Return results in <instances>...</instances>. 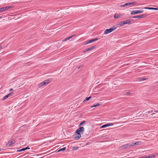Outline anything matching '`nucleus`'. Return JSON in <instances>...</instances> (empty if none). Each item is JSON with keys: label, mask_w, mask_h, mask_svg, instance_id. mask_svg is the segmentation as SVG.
<instances>
[{"label": "nucleus", "mask_w": 158, "mask_h": 158, "mask_svg": "<svg viewBox=\"0 0 158 158\" xmlns=\"http://www.w3.org/2000/svg\"><path fill=\"white\" fill-rule=\"evenodd\" d=\"M78 147H73V149L74 150H76L78 149Z\"/></svg>", "instance_id": "nucleus-29"}, {"label": "nucleus", "mask_w": 158, "mask_h": 158, "mask_svg": "<svg viewBox=\"0 0 158 158\" xmlns=\"http://www.w3.org/2000/svg\"><path fill=\"white\" fill-rule=\"evenodd\" d=\"M25 151L24 148H23L21 149L17 150V152H21Z\"/></svg>", "instance_id": "nucleus-25"}, {"label": "nucleus", "mask_w": 158, "mask_h": 158, "mask_svg": "<svg viewBox=\"0 0 158 158\" xmlns=\"http://www.w3.org/2000/svg\"><path fill=\"white\" fill-rule=\"evenodd\" d=\"M114 124L113 123H107L106 124L104 125H103L102 126L100 127V128H104L106 127L112 126H113Z\"/></svg>", "instance_id": "nucleus-12"}, {"label": "nucleus", "mask_w": 158, "mask_h": 158, "mask_svg": "<svg viewBox=\"0 0 158 158\" xmlns=\"http://www.w3.org/2000/svg\"><path fill=\"white\" fill-rule=\"evenodd\" d=\"M25 150L27 149H30V147L29 146H27V147L24 148Z\"/></svg>", "instance_id": "nucleus-31"}, {"label": "nucleus", "mask_w": 158, "mask_h": 158, "mask_svg": "<svg viewBox=\"0 0 158 158\" xmlns=\"http://www.w3.org/2000/svg\"><path fill=\"white\" fill-rule=\"evenodd\" d=\"M96 46H92V47H91L85 49L84 50L83 52H88V51L93 50L95 48H96Z\"/></svg>", "instance_id": "nucleus-10"}, {"label": "nucleus", "mask_w": 158, "mask_h": 158, "mask_svg": "<svg viewBox=\"0 0 158 158\" xmlns=\"http://www.w3.org/2000/svg\"><path fill=\"white\" fill-rule=\"evenodd\" d=\"M8 97V95H7L4 96L2 98V100L3 101L7 98Z\"/></svg>", "instance_id": "nucleus-26"}, {"label": "nucleus", "mask_w": 158, "mask_h": 158, "mask_svg": "<svg viewBox=\"0 0 158 158\" xmlns=\"http://www.w3.org/2000/svg\"><path fill=\"white\" fill-rule=\"evenodd\" d=\"M117 27H116L115 26H113L112 27L110 28L106 29L104 32V34H107L109 33L114 30H115L117 28Z\"/></svg>", "instance_id": "nucleus-3"}, {"label": "nucleus", "mask_w": 158, "mask_h": 158, "mask_svg": "<svg viewBox=\"0 0 158 158\" xmlns=\"http://www.w3.org/2000/svg\"><path fill=\"white\" fill-rule=\"evenodd\" d=\"M138 13V10H135V12L134 10H133L131 12V15H135L137 14Z\"/></svg>", "instance_id": "nucleus-20"}, {"label": "nucleus", "mask_w": 158, "mask_h": 158, "mask_svg": "<svg viewBox=\"0 0 158 158\" xmlns=\"http://www.w3.org/2000/svg\"><path fill=\"white\" fill-rule=\"evenodd\" d=\"M147 156L148 158H154L155 157V156L154 155L151 154L150 155L148 156Z\"/></svg>", "instance_id": "nucleus-22"}, {"label": "nucleus", "mask_w": 158, "mask_h": 158, "mask_svg": "<svg viewBox=\"0 0 158 158\" xmlns=\"http://www.w3.org/2000/svg\"><path fill=\"white\" fill-rule=\"evenodd\" d=\"M146 79L145 78H139V81H141L143 80H145Z\"/></svg>", "instance_id": "nucleus-27"}, {"label": "nucleus", "mask_w": 158, "mask_h": 158, "mask_svg": "<svg viewBox=\"0 0 158 158\" xmlns=\"http://www.w3.org/2000/svg\"><path fill=\"white\" fill-rule=\"evenodd\" d=\"M12 94H13V93H10L9 94H7V95H8V97H9V96L11 95Z\"/></svg>", "instance_id": "nucleus-32"}, {"label": "nucleus", "mask_w": 158, "mask_h": 158, "mask_svg": "<svg viewBox=\"0 0 158 158\" xmlns=\"http://www.w3.org/2000/svg\"><path fill=\"white\" fill-rule=\"evenodd\" d=\"M138 144V142H136L135 143H130L127 144L123 145L121 147V148L122 149H125L127 148L129 146H133L135 144Z\"/></svg>", "instance_id": "nucleus-2"}, {"label": "nucleus", "mask_w": 158, "mask_h": 158, "mask_svg": "<svg viewBox=\"0 0 158 158\" xmlns=\"http://www.w3.org/2000/svg\"><path fill=\"white\" fill-rule=\"evenodd\" d=\"M139 124H142V122H143L141 120H139L143 119L146 117H147V116L148 114H146V112L145 111H143V112H139Z\"/></svg>", "instance_id": "nucleus-1"}, {"label": "nucleus", "mask_w": 158, "mask_h": 158, "mask_svg": "<svg viewBox=\"0 0 158 158\" xmlns=\"http://www.w3.org/2000/svg\"><path fill=\"white\" fill-rule=\"evenodd\" d=\"M135 3V2H127L125 4V6H126V7H129L133 6V5Z\"/></svg>", "instance_id": "nucleus-9"}, {"label": "nucleus", "mask_w": 158, "mask_h": 158, "mask_svg": "<svg viewBox=\"0 0 158 158\" xmlns=\"http://www.w3.org/2000/svg\"><path fill=\"white\" fill-rule=\"evenodd\" d=\"M157 112H158V111H157Z\"/></svg>", "instance_id": "nucleus-47"}, {"label": "nucleus", "mask_w": 158, "mask_h": 158, "mask_svg": "<svg viewBox=\"0 0 158 158\" xmlns=\"http://www.w3.org/2000/svg\"><path fill=\"white\" fill-rule=\"evenodd\" d=\"M133 18H138V15L134 16V17H132Z\"/></svg>", "instance_id": "nucleus-35"}, {"label": "nucleus", "mask_w": 158, "mask_h": 158, "mask_svg": "<svg viewBox=\"0 0 158 158\" xmlns=\"http://www.w3.org/2000/svg\"><path fill=\"white\" fill-rule=\"evenodd\" d=\"M148 15V14H144L140 15H139V18H144L146 17Z\"/></svg>", "instance_id": "nucleus-16"}, {"label": "nucleus", "mask_w": 158, "mask_h": 158, "mask_svg": "<svg viewBox=\"0 0 158 158\" xmlns=\"http://www.w3.org/2000/svg\"><path fill=\"white\" fill-rule=\"evenodd\" d=\"M140 143V141H139V143Z\"/></svg>", "instance_id": "nucleus-45"}, {"label": "nucleus", "mask_w": 158, "mask_h": 158, "mask_svg": "<svg viewBox=\"0 0 158 158\" xmlns=\"http://www.w3.org/2000/svg\"><path fill=\"white\" fill-rule=\"evenodd\" d=\"M2 48V46L0 45V49H1Z\"/></svg>", "instance_id": "nucleus-43"}, {"label": "nucleus", "mask_w": 158, "mask_h": 158, "mask_svg": "<svg viewBox=\"0 0 158 158\" xmlns=\"http://www.w3.org/2000/svg\"><path fill=\"white\" fill-rule=\"evenodd\" d=\"M85 121H83L82 122H81L79 124V126H81L83 124V123H85Z\"/></svg>", "instance_id": "nucleus-28"}, {"label": "nucleus", "mask_w": 158, "mask_h": 158, "mask_svg": "<svg viewBox=\"0 0 158 158\" xmlns=\"http://www.w3.org/2000/svg\"><path fill=\"white\" fill-rule=\"evenodd\" d=\"M12 90H13V89H10V91H12Z\"/></svg>", "instance_id": "nucleus-41"}, {"label": "nucleus", "mask_w": 158, "mask_h": 158, "mask_svg": "<svg viewBox=\"0 0 158 158\" xmlns=\"http://www.w3.org/2000/svg\"><path fill=\"white\" fill-rule=\"evenodd\" d=\"M62 9H60V10H62Z\"/></svg>", "instance_id": "nucleus-46"}, {"label": "nucleus", "mask_w": 158, "mask_h": 158, "mask_svg": "<svg viewBox=\"0 0 158 158\" xmlns=\"http://www.w3.org/2000/svg\"><path fill=\"white\" fill-rule=\"evenodd\" d=\"M101 105V103H98L95 105H94L93 106H91V108L97 107Z\"/></svg>", "instance_id": "nucleus-17"}, {"label": "nucleus", "mask_w": 158, "mask_h": 158, "mask_svg": "<svg viewBox=\"0 0 158 158\" xmlns=\"http://www.w3.org/2000/svg\"><path fill=\"white\" fill-rule=\"evenodd\" d=\"M125 5V4L123 5H121L119 6L120 7H126V6Z\"/></svg>", "instance_id": "nucleus-30"}, {"label": "nucleus", "mask_w": 158, "mask_h": 158, "mask_svg": "<svg viewBox=\"0 0 158 158\" xmlns=\"http://www.w3.org/2000/svg\"><path fill=\"white\" fill-rule=\"evenodd\" d=\"M66 149V147H64L62 148L59 149L58 151H57V152H58L62 151H64Z\"/></svg>", "instance_id": "nucleus-19"}, {"label": "nucleus", "mask_w": 158, "mask_h": 158, "mask_svg": "<svg viewBox=\"0 0 158 158\" xmlns=\"http://www.w3.org/2000/svg\"><path fill=\"white\" fill-rule=\"evenodd\" d=\"M50 81L51 79H48L45 80L44 81L45 82L46 84H47L49 83L50 82Z\"/></svg>", "instance_id": "nucleus-23"}, {"label": "nucleus", "mask_w": 158, "mask_h": 158, "mask_svg": "<svg viewBox=\"0 0 158 158\" xmlns=\"http://www.w3.org/2000/svg\"><path fill=\"white\" fill-rule=\"evenodd\" d=\"M154 112H156V111H153L152 110L146 112V114H148L147 115V117L153 115V114H156V113H154Z\"/></svg>", "instance_id": "nucleus-8"}, {"label": "nucleus", "mask_w": 158, "mask_h": 158, "mask_svg": "<svg viewBox=\"0 0 158 158\" xmlns=\"http://www.w3.org/2000/svg\"><path fill=\"white\" fill-rule=\"evenodd\" d=\"M74 36H75V35H72L71 36H70L69 37V39L70 38H72L73 37H74Z\"/></svg>", "instance_id": "nucleus-34"}, {"label": "nucleus", "mask_w": 158, "mask_h": 158, "mask_svg": "<svg viewBox=\"0 0 158 158\" xmlns=\"http://www.w3.org/2000/svg\"><path fill=\"white\" fill-rule=\"evenodd\" d=\"M43 83H44V85H45V84H46L45 82L44 81L43 82Z\"/></svg>", "instance_id": "nucleus-40"}, {"label": "nucleus", "mask_w": 158, "mask_h": 158, "mask_svg": "<svg viewBox=\"0 0 158 158\" xmlns=\"http://www.w3.org/2000/svg\"><path fill=\"white\" fill-rule=\"evenodd\" d=\"M15 142V140H13L12 141L10 142L9 141H8V142L7 146L8 147H10L11 145L14 144Z\"/></svg>", "instance_id": "nucleus-14"}, {"label": "nucleus", "mask_w": 158, "mask_h": 158, "mask_svg": "<svg viewBox=\"0 0 158 158\" xmlns=\"http://www.w3.org/2000/svg\"><path fill=\"white\" fill-rule=\"evenodd\" d=\"M82 67V65H81L77 67V68L78 69H79L80 68H81Z\"/></svg>", "instance_id": "nucleus-36"}, {"label": "nucleus", "mask_w": 158, "mask_h": 158, "mask_svg": "<svg viewBox=\"0 0 158 158\" xmlns=\"http://www.w3.org/2000/svg\"><path fill=\"white\" fill-rule=\"evenodd\" d=\"M143 10H139V13L143 12Z\"/></svg>", "instance_id": "nucleus-38"}, {"label": "nucleus", "mask_w": 158, "mask_h": 158, "mask_svg": "<svg viewBox=\"0 0 158 158\" xmlns=\"http://www.w3.org/2000/svg\"><path fill=\"white\" fill-rule=\"evenodd\" d=\"M92 97L91 96H90L86 98L84 100V102H85L87 101H89L90 98H91Z\"/></svg>", "instance_id": "nucleus-21"}, {"label": "nucleus", "mask_w": 158, "mask_h": 158, "mask_svg": "<svg viewBox=\"0 0 158 158\" xmlns=\"http://www.w3.org/2000/svg\"><path fill=\"white\" fill-rule=\"evenodd\" d=\"M130 93H129V92H127V93L126 94V95H129V94H130Z\"/></svg>", "instance_id": "nucleus-37"}, {"label": "nucleus", "mask_w": 158, "mask_h": 158, "mask_svg": "<svg viewBox=\"0 0 158 158\" xmlns=\"http://www.w3.org/2000/svg\"><path fill=\"white\" fill-rule=\"evenodd\" d=\"M44 85H45L44 84L43 82H42L39 84L38 86L39 87H40L43 86Z\"/></svg>", "instance_id": "nucleus-24"}, {"label": "nucleus", "mask_w": 158, "mask_h": 158, "mask_svg": "<svg viewBox=\"0 0 158 158\" xmlns=\"http://www.w3.org/2000/svg\"><path fill=\"white\" fill-rule=\"evenodd\" d=\"M125 24H126L125 23V21H123L120 22L119 24L120 25V26H122Z\"/></svg>", "instance_id": "nucleus-18"}, {"label": "nucleus", "mask_w": 158, "mask_h": 158, "mask_svg": "<svg viewBox=\"0 0 158 158\" xmlns=\"http://www.w3.org/2000/svg\"><path fill=\"white\" fill-rule=\"evenodd\" d=\"M126 24H130L132 23L131 22V20L130 19H128L124 21Z\"/></svg>", "instance_id": "nucleus-15"}, {"label": "nucleus", "mask_w": 158, "mask_h": 158, "mask_svg": "<svg viewBox=\"0 0 158 158\" xmlns=\"http://www.w3.org/2000/svg\"><path fill=\"white\" fill-rule=\"evenodd\" d=\"M139 158H148L147 156H143L141 157H139Z\"/></svg>", "instance_id": "nucleus-33"}, {"label": "nucleus", "mask_w": 158, "mask_h": 158, "mask_svg": "<svg viewBox=\"0 0 158 158\" xmlns=\"http://www.w3.org/2000/svg\"><path fill=\"white\" fill-rule=\"evenodd\" d=\"M122 15L120 14L115 13L114 15V18L115 19H118Z\"/></svg>", "instance_id": "nucleus-13"}, {"label": "nucleus", "mask_w": 158, "mask_h": 158, "mask_svg": "<svg viewBox=\"0 0 158 158\" xmlns=\"http://www.w3.org/2000/svg\"><path fill=\"white\" fill-rule=\"evenodd\" d=\"M4 10H0V13L2 12Z\"/></svg>", "instance_id": "nucleus-42"}, {"label": "nucleus", "mask_w": 158, "mask_h": 158, "mask_svg": "<svg viewBox=\"0 0 158 158\" xmlns=\"http://www.w3.org/2000/svg\"><path fill=\"white\" fill-rule=\"evenodd\" d=\"M14 6L13 5L6 6L2 8H0V10H8V9L14 8Z\"/></svg>", "instance_id": "nucleus-7"}, {"label": "nucleus", "mask_w": 158, "mask_h": 158, "mask_svg": "<svg viewBox=\"0 0 158 158\" xmlns=\"http://www.w3.org/2000/svg\"><path fill=\"white\" fill-rule=\"evenodd\" d=\"M69 37H68V38H65V39H64V40H65H65H69Z\"/></svg>", "instance_id": "nucleus-39"}, {"label": "nucleus", "mask_w": 158, "mask_h": 158, "mask_svg": "<svg viewBox=\"0 0 158 158\" xmlns=\"http://www.w3.org/2000/svg\"><path fill=\"white\" fill-rule=\"evenodd\" d=\"M73 136L74 139L77 140L81 137V135L80 133L77 132V131H76L75 134L73 135Z\"/></svg>", "instance_id": "nucleus-4"}, {"label": "nucleus", "mask_w": 158, "mask_h": 158, "mask_svg": "<svg viewBox=\"0 0 158 158\" xmlns=\"http://www.w3.org/2000/svg\"><path fill=\"white\" fill-rule=\"evenodd\" d=\"M135 8H131L130 9H135Z\"/></svg>", "instance_id": "nucleus-44"}, {"label": "nucleus", "mask_w": 158, "mask_h": 158, "mask_svg": "<svg viewBox=\"0 0 158 158\" xmlns=\"http://www.w3.org/2000/svg\"><path fill=\"white\" fill-rule=\"evenodd\" d=\"M156 6V7H144L142 6H139V9H149V10H158V5L157 6Z\"/></svg>", "instance_id": "nucleus-5"}, {"label": "nucleus", "mask_w": 158, "mask_h": 158, "mask_svg": "<svg viewBox=\"0 0 158 158\" xmlns=\"http://www.w3.org/2000/svg\"><path fill=\"white\" fill-rule=\"evenodd\" d=\"M84 128L83 127H80L79 128L77 129L76 130V131H77V132H78V133H79V132L80 133V132L83 133L84 132Z\"/></svg>", "instance_id": "nucleus-11"}, {"label": "nucleus", "mask_w": 158, "mask_h": 158, "mask_svg": "<svg viewBox=\"0 0 158 158\" xmlns=\"http://www.w3.org/2000/svg\"><path fill=\"white\" fill-rule=\"evenodd\" d=\"M98 40V39L97 38H96L94 39H92L90 40H88L86 41L85 44H89L92 43L94 41H96Z\"/></svg>", "instance_id": "nucleus-6"}]
</instances>
